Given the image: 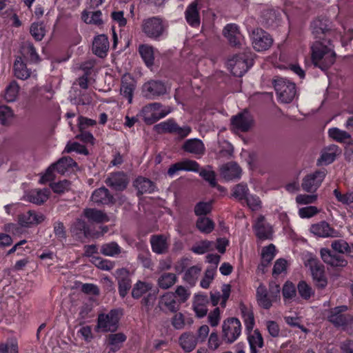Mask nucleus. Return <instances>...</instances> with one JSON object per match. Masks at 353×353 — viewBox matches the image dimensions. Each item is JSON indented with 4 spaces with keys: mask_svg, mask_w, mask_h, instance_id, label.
Listing matches in <instances>:
<instances>
[{
    "mask_svg": "<svg viewBox=\"0 0 353 353\" xmlns=\"http://www.w3.org/2000/svg\"><path fill=\"white\" fill-rule=\"evenodd\" d=\"M312 34L319 40L311 46V59L313 64L322 70L328 69L335 61L336 53L331 42L332 39L341 38L343 43L353 38V30L348 29L345 35L342 36L330 27L328 21L317 19L311 25Z\"/></svg>",
    "mask_w": 353,
    "mask_h": 353,
    "instance_id": "f257e3e1",
    "label": "nucleus"
},
{
    "mask_svg": "<svg viewBox=\"0 0 353 353\" xmlns=\"http://www.w3.org/2000/svg\"><path fill=\"white\" fill-rule=\"evenodd\" d=\"M141 30L147 37L160 40L167 34V25L159 17H149L142 21Z\"/></svg>",
    "mask_w": 353,
    "mask_h": 353,
    "instance_id": "f03ea898",
    "label": "nucleus"
},
{
    "mask_svg": "<svg viewBox=\"0 0 353 353\" xmlns=\"http://www.w3.org/2000/svg\"><path fill=\"white\" fill-rule=\"evenodd\" d=\"M256 301L259 305L263 309H270L273 303L280 299V286L276 283H270L269 290L261 283L256 289Z\"/></svg>",
    "mask_w": 353,
    "mask_h": 353,
    "instance_id": "7ed1b4c3",
    "label": "nucleus"
},
{
    "mask_svg": "<svg viewBox=\"0 0 353 353\" xmlns=\"http://www.w3.org/2000/svg\"><path fill=\"white\" fill-rule=\"evenodd\" d=\"M172 112L169 106L164 107L159 103H149L142 108L139 115L147 124L156 123Z\"/></svg>",
    "mask_w": 353,
    "mask_h": 353,
    "instance_id": "20e7f679",
    "label": "nucleus"
},
{
    "mask_svg": "<svg viewBox=\"0 0 353 353\" xmlns=\"http://www.w3.org/2000/svg\"><path fill=\"white\" fill-rule=\"evenodd\" d=\"M121 312L118 310H111L108 313L99 314L95 327L97 332H114L119 327Z\"/></svg>",
    "mask_w": 353,
    "mask_h": 353,
    "instance_id": "39448f33",
    "label": "nucleus"
},
{
    "mask_svg": "<svg viewBox=\"0 0 353 353\" xmlns=\"http://www.w3.org/2000/svg\"><path fill=\"white\" fill-rule=\"evenodd\" d=\"M303 259L305 267L309 268L311 271L316 285L321 288H325L327 285V279L325 276L323 265L310 253H306Z\"/></svg>",
    "mask_w": 353,
    "mask_h": 353,
    "instance_id": "423d86ee",
    "label": "nucleus"
},
{
    "mask_svg": "<svg viewBox=\"0 0 353 353\" xmlns=\"http://www.w3.org/2000/svg\"><path fill=\"white\" fill-rule=\"evenodd\" d=\"M274 86L279 101L290 103L296 95L295 84L284 78H278L274 81Z\"/></svg>",
    "mask_w": 353,
    "mask_h": 353,
    "instance_id": "0eeeda50",
    "label": "nucleus"
},
{
    "mask_svg": "<svg viewBox=\"0 0 353 353\" xmlns=\"http://www.w3.org/2000/svg\"><path fill=\"white\" fill-rule=\"evenodd\" d=\"M253 48L257 52L268 50L273 43L271 36L261 28L251 30L247 25Z\"/></svg>",
    "mask_w": 353,
    "mask_h": 353,
    "instance_id": "6e6552de",
    "label": "nucleus"
},
{
    "mask_svg": "<svg viewBox=\"0 0 353 353\" xmlns=\"http://www.w3.org/2000/svg\"><path fill=\"white\" fill-rule=\"evenodd\" d=\"M347 310V307L345 305L336 307L330 310L327 318L335 326L343 327L344 330L352 333L351 327H353V319L343 314Z\"/></svg>",
    "mask_w": 353,
    "mask_h": 353,
    "instance_id": "1a4fd4ad",
    "label": "nucleus"
},
{
    "mask_svg": "<svg viewBox=\"0 0 353 353\" xmlns=\"http://www.w3.org/2000/svg\"><path fill=\"white\" fill-rule=\"evenodd\" d=\"M241 333V324L239 319L230 318L223 321L222 325V334L223 340L232 343L234 342Z\"/></svg>",
    "mask_w": 353,
    "mask_h": 353,
    "instance_id": "9d476101",
    "label": "nucleus"
},
{
    "mask_svg": "<svg viewBox=\"0 0 353 353\" xmlns=\"http://www.w3.org/2000/svg\"><path fill=\"white\" fill-rule=\"evenodd\" d=\"M77 163L70 157H63L57 163L51 165L46 170V173L41 176L40 183H43L51 181L53 179V172L57 170L60 174H63L68 168L76 166Z\"/></svg>",
    "mask_w": 353,
    "mask_h": 353,
    "instance_id": "9b49d317",
    "label": "nucleus"
},
{
    "mask_svg": "<svg viewBox=\"0 0 353 353\" xmlns=\"http://www.w3.org/2000/svg\"><path fill=\"white\" fill-rule=\"evenodd\" d=\"M227 65L233 75L242 77L252 63V61L246 59L245 55H238L229 59Z\"/></svg>",
    "mask_w": 353,
    "mask_h": 353,
    "instance_id": "f8f14e48",
    "label": "nucleus"
},
{
    "mask_svg": "<svg viewBox=\"0 0 353 353\" xmlns=\"http://www.w3.org/2000/svg\"><path fill=\"white\" fill-rule=\"evenodd\" d=\"M252 227L255 235L259 239L263 241L272 239V228L265 221L263 216H259L254 221Z\"/></svg>",
    "mask_w": 353,
    "mask_h": 353,
    "instance_id": "ddd939ff",
    "label": "nucleus"
},
{
    "mask_svg": "<svg viewBox=\"0 0 353 353\" xmlns=\"http://www.w3.org/2000/svg\"><path fill=\"white\" fill-rule=\"evenodd\" d=\"M325 171H317L307 175L301 184L303 190L307 192H314L321 185L325 176Z\"/></svg>",
    "mask_w": 353,
    "mask_h": 353,
    "instance_id": "4468645a",
    "label": "nucleus"
},
{
    "mask_svg": "<svg viewBox=\"0 0 353 353\" xmlns=\"http://www.w3.org/2000/svg\"><path fill=\"white\" fill-rule=\"evenodd\" d=\"M44 220V216L34 210H28L18 215L17 222L23 228H30L41 223Z\"/></svg>",
    "mask_w": 353,
    "mask_h": 353,
    "instance_id": "2eb2a0df",
    "label": "nucleus"
},
{
    "mask_svg": "<svg viewBox=\"0 0 353 353\" xmlns=\"http://www.w3.org/2000/svg\"><path fill=\"white\" fill-rule=\"evenodd\" d=\"M167 88L165 85L159 81H150L143 85L144 96L150 99L165 94Z\"/></svg>",
    "mask_w": 353,
    "mask_h": 353,
    "instance_id": "dca6fc26",
    "label": "nucleus"
},
{
    "mask_svg": "<svg viewBox=\"0 0 353 353\" xmlns=\"http://www.w3.org/2000/svg\"><path fill=\"white\" fill-rule=\"evenodd\" d=\"M201 0H195L192 2L186 8L185 17L188 23L192 27H199L200 25Z\"/></svg>",
    "mask_w": 353,
    "mask_h": 353,
    "instance_id": "f3484780",
    "label": "nucleus"
},
{
    "mask_svg": "<svg viewBox=\"0 0 353 353\" xmlns=\"http://www.w3.org/2000/svg\"><path fill=\"white\" fill-rule=\"evenodd\" d=\"M310 232L314 235L323 238L337 237L339 236V232L325 221H321L312 225Z\"/></svg>",
    "mask_w": 353,
    "mask_h": 353,
    "instance_id": "a211bd4d",
    "label": "nucleus"
},
{
    "mask_svg": "<svg viewBox=\"0 0 353 353\" xmlns=\"http://www.w3.org/2000/svg\"><path fill=\"white\" fill-rule=\"evenodd\" d=\"M241 168L234 162H229L220 168L221 176L225 181L239 179L241 176Z\"/></svg>",
    "mask_w": 353,
    "mask_h": 353,
    "instance_id": "6ab92c4d",
    "label": "nucleus"
},
{
    "mask_svg": "<svg viewBox=\"0 0 353 353\" xmlns=\"http://www.w3.org/2000/svg\"><path fill=\"white\" fill-rule=\"evenodd\" d=\"M223 34L231 45L234 46L241 45L243 37L236 24L230 23L226 25L223 30Z\"/></svg>",
    "mask_w": 353,
    "mask_h": 353,
    "instance_id": "aec40b11",
    "label": "nucleus"
},
{
    "mask_svg": "<svg viewBox=\"0 0 353 353\" xmlns=\"http://www.w3.org/2000/svg\"><path fill=\"white\" fill-rule=\"evenodd\" d=\"M136 88V81L129 74H125L122 77L121 94L128 99V103H132L133 93Z\"/></svg>",
    "mask_w": 353,
    "mask_h": 353,
    "instance_id": "412c9836",
    "label": "nucleus"
},
{
    "mask_svg": "<svg viewBox=\"0 0 353 353\" xmlns=\"http://www.w3.org/2000/svg\"><path fill=\"white\" fill-rule=\"evenodd\" d=\"M231 122L236 129L245 132L250 129L252 124L253 119L249 112L245 111L233 117Z\"/></svg>",
    "mask_w": 353,
    "mask_h": 353,
    "instance_id": "4be33fe9",
    "label": "nucleus"
},
{
    "mask_svg": "<svg viewBox=\"0 0 353 353\" xmlns=\"http://www.w3.org/2000/svg\"><path fill=\"white\" fill-rule=\"evenodd\" d=\"M109 49V41L105 34L97 36L92 43V51L99 57H104L107 55Z\"/></svg>",
    "mask_w": 353,
    "mask_h": 353,
    "instance_id": "5701e85b",
    "label": "nucleus"
},
{
    "mask_svg": "<svg viewBox=\"0 0 353 353\" xmlns=\"http://www.w3.org/2000/svg\"><path fill=\"white\" fill-rule=\"evenodd\" d=\"M179 343L183 351L190 352L195 349L198 341L194 333L185 332L180 335Z\"/></svg>",
    "mask_w": 353,
    "mask_h": 353,
    "instance_id": "b1692460",
    "label": "nucleus"
},
{
    "mask_svg": "<svg viewBox=\"0 0 353 353\" xmlns=\"http://www.w3.org/2000/svg\"><path fill=\"white\" fill-rule=\"evenodd\" d=\"M49 194L48 189H34L26 192L24 199L35 204H41L48 200Z\"/></svg>",
    "mask_w": 353,
    "mask_h": 353,
    "instance_id": "393cba45",
    "label": "nucleus"
},
{
    "mask_svg": "<svg viewBox=\"0 0 353 353\" xmlns=\"http://www.w3.org/2000/svg\"><path fill=\"white\" fill-rule=\"evenodd\" d=\"M119 292L121 297H125L131 287V279L128 272L125 269H121L117 271Z\"/></svg>",
    "mask_w": 353,
    "mask_h": 353,
    "instance_id": "a878e982",
    "label": "nucleus"
},
{
    "mask_svg": "<svg viewBox=\"0 0 353 353\" xmlns=\"http://www.w3.org/2000/svg\"><path fill=\"white\" fill-rule=\"evenodd\" d=\"M153 291V285L150 282L138 281L132 289V296L139 299Z\"/></svg>",
    "mask_w": 353,
    "mask_h": 353,
    "instance_id": "bb28decb",
    "label": "nucleus"
},
{
    "mask_svg": "<svg viewBox=\"0 0 353 353\" xmlns=\"http://www.w3.org/2000/svg\"><path fill=\"white\" fill-rule=\"evenodd\" d=\"M105 183L115 190H124L128 183L125 176L122 173L110 174L105 180Z\"/></svg>",
    "mask_w": 353,
    "mask_h": 353,
    "instance_id": "cd10ccee",
    "label": "nucleus"
},
{
    "mask_svg": "<svg viewBox=\"0 0 353 353\" xmlns=\"http://www.w3.org/2000/svg\"><path fill=\"white\" fill-rule=\"evenodd\" d=\"M152 251L157 254H163L168 248V238L165 235H153L150 239Z\"/></svg>",
    "mask_w": 353,
    "mask_h": 353,
    "instance_id": "c85d7f7f",
    "label": "nucleus"
},
{
    "mask_svg": "<svg viewBox=\"0 0 353 353\" xmlns=\"http://www.w3.org/2000/svg\"><path fill=\"white\" fill-rule=\"evenodd\" d=\"M208 297L205 295H196L192 304L193 310L199 318L204 317L208 312Z\"/></svg>",
    "mask_w": 353,
    "mask_h": 353,
    "instance_id": "c756f323",
    "label": "nucleus"
},
{
    "mask_svg": "<svg viewBox=\"0 0 353 353\" xmlns=\"http://www.w3.org/2000/svg\"><path fill=\"white\" fill-rule=\"evenodd\" d=\"M320 252L323 261L332 266H344L346 264V261L341 256L332 254L327 248H322Z\"/></svg>",
    "mask_w": 353,
    "mask_h": 353,
    "instance_id": "7c9ffc66",
    "label": "nucleus"
},
{
    "mask_svg": "<svg viewBox=\"0 0 353 353\" xmlns=\"http://www.w3.org/2000/svg\"><path fill=\"white\" fill-rule=\"evenodd\" d=\"M183 149L189 153L195 155H201L204 153L205 146L201 140L198 139H190L184 143Z\"/></svg>",
    "mask_w": 353,
    "mask_h": 353,
    "instance_id": "2f4dec72",
    "label": "nucleus"
},
{
    "mask_svg": "<svg viewBox=\"0 0 353 353\" xmlns=\"http://www.w3.org/2000/svg\"><path fill=\"white\" fill-rule=\"evenodd\" d=\"M177 281L178 278L176 274L163 272L159 276L157 283L160 289L168 290L172 288Z\"/></svg>",
    "mask_w": 353,
    "mask_h": 353,
    "instance_id": "473e14b6",
    "label": "nucleus"
},
{
    "mask_svg": "<svg viewBox=\"0 0 353 353\" xmlns=\"http://www.w3.org/2000/svg\"><path fill=\"white\" fill-rule=\"evenodd\" d=\"M13 70L14 76L19 79L24 80L30 76V71L27 68L26 63L20 57L16 58Z\"/></svg>",
    "mask_w": 353,
    "mask_h": 353,
    "instance_id": "72a5a7b5",
    "label": "nucleus"
},
{
    "mask_svg": "<svg viewBox=\"0 0 353 353\" xmlns=\"http://www.w3.org/2000/svg\"><path fill=\"white\" fill-rule=\"evenodd\" d=\"M91 199L97 204H108L112 202V196L109 194L108 190L105 188L96 190L92 193Z\"/></svg>",
    "mask_w": 353,
    "mask_h": 353,
    "instance_id": "f704fd0d",
    "label": "nucleus"
},
{
    "mask_svg": "<svg viewBox=\"0 0 353 353\" xmlns=\"http://www.w3.org/2000/svg\"><path fill=\"white\" fill-rule=\"evenodd\" d=\"M339 148L336 145H332L322 151L321 157L318 160L319 165H328L332 163L336 157Z\"/></svg>",
    "mask_w": 353,
    "mask_h": 353,
    "instance_id": "c9c22d12",
    "label": "nucleus"
},
{
    "mask_svg": "<svg viewBox=\"0 0 353 353\" xmlns=\"http://www.w3.org/2000/svg\"><path fill=\"white\" fill-rule=\"evenodd\" d=\"M101 15L102 13L100 10L89 11L88 10H85L82 12L81 18L82 20L88 24L99 26L103 24Z\"/></svg>",
    "mask_w": 353,
    "mask_h": 353,
    "instance_id": "e433bc0d",
    "label": "nucleus"
},
{
    "mask_svg": "<svg viewBox=\"0 0 353 353\" xmlns=\"http://www.w3.org/2000/svg\"><path fill=\"white\" fill-rule=\"evenodd\" d=\"M159 305L172 312H176L179 308L175 300V294L170 292H166L161 296Z\"/></svg>",
    "mask_w": 353,
    "mask_h": 353,
    "instance_id": "4c0bfd02",
    "label": "nucleus"
},
{
    "mask_svg": "<svg viewBox=\"0 0 353 353\" xmlns=\"http://www.w3.org/2000/svg\"><path fill=\"white\" fill-rule=\"evenodd\" d=\"M248 340L252 353L263 346V339L258 330L249 332Z\"/></svg>",
    "mask_w": 353,
    "mask_h": 353,
    "instance_id": "58836bf2",
    "label": "nucleus"
},
{
    "mask_svg": "<svg viewBox=\"0 0 353 353\" xmlns=\"http://www.w3.org/2000/svg\"><path fill=\"white\" fill-rule=\"evenodd\" d=\"M134 186L138 190L139 192L152 193L155 190V185L148 179L144 177H139L134 181Z\"/></svg>",
    "mask_w": 353,
    "mask_h": 353,
    "instance_id": "ea45409f",
    "label": "nucleus"
},
{
    "mask_svg": "<svg viewBox=\"0 0 353 353\" xmlns=\"http://www.w3.org/2000/svg\"><path fill=\"white\" fill-rule=\"evenodd\" d=\"M19 92V85L15 81H12L6 86L2 97L7 102H14L17 99Z\"/></svg>",
    "mask_w": 353,
    "mask_h": 353,
    "instance_id": "a19ab883",
    "label": "nucleus"
},
{
    "mask_svg": "<svg viewBox=\"0 0 353 353\" xmlns=\"http://www.w3.org/2000/svg\"><path fill=\"white\" fill-rule=\"evenodd\" d=\"M192 323L191 317H186L181 312L176 313L171 319V324L176 330H183L186 325H191Z\"/></svg>",
    "mask_w": 353,
    "mask_h": 353,
    "instance_id": "79ce46f5",
    "label": "nucleus"
},
{
    "mask_svg": "<svg viewBox=\"0 0 353 353\" xmlns=\"http://www.w3.org/2000/svg\"><path fill=\"white\" fill-rule=\"evenodd\" d=\"M84 215L89 221L96 223H104L109 221L108 216L105 213L96 209H85Z\"/></svg>",
    "mask_w": 353,
    "mask_h": 353,
    "instance_id": "37998d69",
    "label": "nucleus"
},
{
    "mask_svg": "<svg viewBox=\"0 0 353 353\" xmlns=\"http://www.w3.org/2000/svg\"><path fill=\"white\" fill-rule=\"evenodd\" d=\"M139 52L147 66L150 67L154 64V52L153 47L149 45H141L139 46Z\"/></svg>",
    "mask_w": 353,
    "mask_h": 353,
    "instance_id": "c03bdc74",
    "label": "nucleus"
},
{
    "mask_svg": "<svg viewBox=\"0 0 353 353\" xmlns=\"http://www.w3.org/2000/svg\"><path fill=\"white\" fill-rule=\"evenodd\" d=\"M125 340L126 336L121 332L110 334L107 338L108 345L111 347V350L114 352L119 350Z\"/></svg>",
    "mask_w": 353,
    "mask_h": 353,
    "instance_id": "a18cd8bd",
    "label": "nucleus"
},
{
    "mask_svg": "<svg viewBox=\"0 0 353 353\" xmlns=\"http://www.w3.org/2000/svg\"><path fill=\"white\" fill-rule=\"evenodd\" d=\"M276 255V248L274 245L270 244L268 246L264 247L261 252V266L265 267L268 265L270 262L273 260Z\"/></svg>",
    "mask_w": 353,
    "mask_h": 353,
    "instance_id": "49530a36",
    "label": "nucleus"
},
{
    "mask_svg": "<svg viewBox=\"0 0 353 353\" xmlns=\"http://www.w3.org/2000/svg\"><path fill=\"white\" fill-rule=\"evenodd\" d=\"M201 272V267L199 265H194L188 268L184 273L183 280L188 284L194 285Z\"/></svg>",
    "mask_w": 353,
    "mask_h": 353,
    "instance_id": "de8ad7c7",
    "label": "nucleus"
},
{
    "mask_svg": "<svg viewBox=\"0 0 353 353\" xmlns=\"http://www.w3.org/2000/svg\"><path fill=\"white\" fill-rule=\"evenodd\" d=\"M214 243L210 241H201L196 243L191 250L196 254H203L214 250Z\"/></svg>",
    "mask_w": 353,
    "mask_h": 353,
    "instance_id": "09e8293b",
    "label": "nucleus"
},
{
    "mask_svg": "<svg viewBox=\"0 0 353 353\" xmlns=\"http://www.w3.org/2000/svg\"><path fill=\"white\" fill-rule=\"evenodd\" d=\"M100 252L105 256H115L121 252V248L116 242H110L103 244Z\"/></svg>",
    "mask_w": 353,
    "mask_h": 353,
    "instance_id": "8fccbe9b",
    "label": "nucleus"
},
{
    "mask_svg": "<svg viewBox=\"0 0 353 353\" xmlns=\"http://www.w3.org/2000/svg\"><path fill=\"white\" fill-rule=\"evenodd\" d=\"M250 190L245 183H239L232 188V196L239 201H244Z\"/></svg>",
    "mask_w": 353,
    "mask_h": 353,
    "instance_id": "3c124183",
    "label": "nucleus"
},
{
    "mask_svg": "<svg viewBox=\"0 0 353 353\" xmlns=\"http://www.w3.org/2000/svg\"><path fill=\"white\" fill-rule=\"evenodd\" d=\"M196 227L202 233L209 234L214 230V224L209 218L203 216L198 219Z\"/></svg>",
    "mask_w": 353,
    "mask_h": 353,
    "instance_id": "603ef678",
    "label": "nucleus"
},
{
    "mask_svg": "<svg viewBox=\"0 0 353 353\" xmlns=\"http://www.w3.org/2000/svg\"><path fill=\"white\" fill-rule=\"evenodd\" d=\"M333 194L336 200L343 205H350L353 203V190L341 193L338 189H335Z\"/></svg>",
    "mask_w": 353,
    "mask_h": 353,
    "instance_id": "864d4df0",
    "label": "nucleus"
},
{
    "mask_svg": "<svg viewBox=\"0 0 353 353\" xmlns=\"http://www.w3.org/2000/svg\"><path fill=\"white\" fill-rule=\"evenodd\" d=\"M328 134L332 139L338 142H343L351 138V135L348 132L337 128H330L328 130Z\"/></svg>",
    "mask_w": 353,
    "mask_h": 353,
    "instance_id": "5fc2aeb1",
    "label": "nucleus"
},
{
    "mask_svg": "<svg viewBox=\"0 0 353 353\" xmlns=\"http://www.w3.org/2000/svg\"><path fill=\"white\" fill-rule=\"evenodd\" d=\"M30 34L37 40L41 41L46 34V28L43 23H33L30 26Z\"/></svg>",
    "mask_w": 353,
    "mask_h": 353,
    "instance_id": "6e6d98bb",
    "label": "nucleus"
},
{
    "mask_svg": "<svg viewBox=\"0 0 353 353\" xmlns=\"http://www.w3.org/2000/svg\"><path fill=\"white\" fill-rule=\"evenodd\" d=\"M72 232L78 238L86 237L88 235L86 223L83 221L78 219L72 228Z\"/></svg>",
    "mask_w": 353,
    "mask_h": 353,
    "instance_id": "4d7b16f0",
    "label": "nucleus"
},
{
    "mask_svg": "<svg viewBox=\"0 0 353 353\" xmlns=\"http://www.w3.org/2000/svg\"><path fill=\"white\" fill-rule=\"evenodd\" d=\"M241 312L246 330L252 332L254 326V318L252 312L249 309L243 307L241 309Z\"/></svg>",
    "mask_w": 353,
    "mask_h": 353,
    "instance_id": "13d9d810",
    "label": "nucleus"
},
{
    "mask_svg": "<svg viewBox=\"0 0 353 353\" xmlns=\"http://www.w3.org/2000/svg\"><path fill=\"white\" fill-rule=\"evenodd\" d=\"M21 52L24 56L29 57L32 61H38L39 59V55L31 43H25L21 48Z\"/></svg>",
    "mask_w": 353,
    "mask_h": 353,
    "instance_id": "bf43d9fd",
    "label": "nucleus"
},
{
    "mask_svg": "<svg viewBox=\"0 0 353 353\" xmlns=\"http://www.w3.org/2000/svg\"><path fill=\"white\" fill-rule=\"evenodd\" d=\"M91 261L99 268L102 270L110 271L114 267V263L100 257H92Z\"/></svg>",
    "mask_w": 353,
    "mask_h": 353,
    "instance_id": "052dcab7",
    "label": "nucleus"
},
{
    "mask_svg": "<svg viewBox=\"0 0 353 353\" xmlns=\"http://www.w3.org/2000/svg\"><path fill=\"white\" fill-rule=\"evenodd\" d=\"M252 211H256L261 208L262 203L260 198L254 194H249L243 201Z\"/></svg>",
    "mask_w": 353,
    "mask_h": 353,
    "instance_id": "680f3d73",
    "label": "nucleus"
},
{
    "mask_svg": "<svg viewBox=\"0 0 353 353\" xmlns=\"http://www.w3.org/2000/svg\"><path fill=\"white\" fill-rule=\"evenodd\" d=\"M198 172H199L200 176H202L206 181H208L211 186H216L215 173L212 170L211 167L208 166L202 169L201 170H199Z\"/></svg>",
    "mask_w": 353,
    "mask_h": 353,
    "instance_id": "e2e57ef3",
    "label": "nucleus"
},
{
    "mask_svg": "<svg viewBox=\"0 0 353 353\" xmlns=\"http://www.w3.org/2000/svg\"><path fill=\"white\" fill-rule=\"evenodd\" d=\"M64 152H76L78 154L87 155L88 151L86 148L77 142H68L64 149Z\"/></svg>",
    "mask_w": 353,
    "mask_h": 353,
    "instance_id": "0e129e2a",
    "label": "nucleus"
},
{
    "mask_svg": "<svg viewBox=\"0 0 353 353\" xmlns=\"http://www.w3.org/2000/svg\"><path fill=\"white\" fill-rule=\"evenodd\" d=\"M296 288L292 283L286 282L283 287V296L285 301H289L296 296Z\"/></svg>",
    "mask_w": 353,
    "mask_h": 353,
    "instance_id": "69168bd1",
    "label": "nucleus"
},
{
    "mask_svg": "<svg viewBox=\"0 0 353 353\" xmlns=\"http://www.w3.org/2000/svg\"><path fill=\"white\" fill-rule=\"evenodd\" d=\"M177 123L173 119H168L160 123L157 125V128L159 132L174 133Z\"/></svg>",
    "mask_w": 353,
    "mask_h": 353,
    "instance_id": "338daca9",
    "label": "nucleus"
},
{
    "mask_svg": "<svg viewBox=\"0 0 353 353\" xmlns=\"http://www.w3.org/2000/svg\"><path fill=\"white\" fill-rule=\"evenodd\" d=\"M0 353H19L18 343L16 341H10L0 344Z\"/></svg>",
    "mask_w": 353,
    "mask_h": 353,
    "instance_id": "774afa93",
    "label": "nucleus"
}]
</instances>
